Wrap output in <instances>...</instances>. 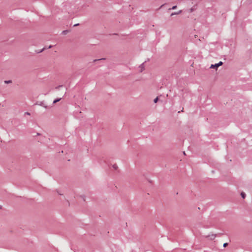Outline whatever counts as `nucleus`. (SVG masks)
<instances>
[{
    "label": "nucleus",
    "instance_id": "10",
    "mask_svg": "<svg viewBox=\"0 0 252 252\" xmlns=\"http://www.w3.org/2000/svg\"><path fill=\"white\" fill-rule=\"evenodd\" d=\"M25 114H27V115H30V113H29V112H26V113H25Z\"/></svg>",
    "mask_w": 252,
    "mask_h": 252
},
{
    "label": "nucleus",
    "instance_id": "5",
    "mask_svg": "<svg viewBox=\"0 0 252 252\" xmlns=\"http://www.w3.org/2000/svg\"><path fill=\"white\" fill-rule=\"evenodd\" d=\"M158 97H156V98L154 100V102L155 103H157V102H158Z\"/></svg>",
    "mask_w": 252,
    "mask_h": 252
},
{
    "label": "nucleus",
    "instance_id": "2",
    "mask_svg": "<svg viewBox=\"0 0 252 252\" xmlns=\"http://www.w3.org/2000/svg\"><path fill=\"white\" fill-rule=\"evenodd\" d=\"M241 196H242V197L244 199L245 198L246 194H245V193L244 192H241Z\"/></svg>",
    "mask_w": 252,
    "mask_h": 252
},
{
    "label": "nucleus",
    "instance_id": "11",
    "mask_svg": "<svg viewBox=\"0 0 252 252\" xmlns=\"http://www.w3.org/2000/svg\"><path fill=\"white\" fill-rule=\"evenodd\" d=\"M53 46L52 45H50L48 47V48H51Z\"/></svg>",
    "mask_w": 252,
    "mask_h": 252
},
{
    "label": "nucleus",
    "instance_id": "4",
    "mask_svg": "<svg viewBox=\"0 0 252 252\" xmlns=\"http://www.w3.org/2000/svg\"><path fill=\"white\" fill-rule=\"evenodd\" d=\"M223 64V63L222 62H220L219 63H217V65H218V67L221 66V65H222Z\"/></svg>",
    "mask_w": 252,
    "mask_h": 252
},
{
    "label": "nucleus",
    "instance_id": "8",
    "mask_svg": "<svg viewBox=\"0 0 252 252\" xmlns=\"http://www.w3.org/2000/svg\"><path fill=\"white\" fill-rule=\"evenodd\" d=\"M11 81H5V83H11Z\"/></svg>",
    "mask_w": 252,
    "mask_h": 252
},
{
    "label": "nucleus",
    "instance_id": "9",
    "mask_svg": "<svg viewBox=\"0 0 252 252\" xmlns=\"http://www.w3.org/2000/svg\"><path fill=\"white\" fill-rule=\"evenodd\" d=\"M227 245V243H224L223 244V247H225Z\"/></svg>",
    "mask_w": 252,
    "mask_h": 252
},
{
    "label": "nucleus",
    "instance_id": "6",
    "mask_svg": "<svg viewBox=\"0 0 252 252\" xmlns=\"http://www.w3.org/2000/svg\"><path fill=\"white\" fill-rule=\"evenodd\" d=\"M60 100V99H56L53 102L54 103H56V102H58Z\"/></svg>",
    "mask_w": 252,
    "mask_h": 252
},
{
    "label": "nucleus",
    "instance_id": "1",
    "mask_svg": "<svg viewBox=\"0 0 252 252\" xmlns=\"http://www.w3.org/2000/svg\"><path fill=\"white\" fill-rule=\"evenodd\" d=\"M218 67H219L218 65H217V63H216L215 64H211L210 68H215L217 70Z\"/></svg>",
    "mask_w": 252,
    "mask_h": 252
},
{
    "label": "nucleus",
    "instance_id": "7",
    "mask_svg": "<svg viewBox=\"0 0 252 252\" xmlns=\"http://www.w3.org/2000/svg\"><path fill=\"white\" fill-rule=\"evenodd\" d=\"M176 8H177V6L175 5V6H174L172 7V9H175Z\"/></svg>",
    "mask_w": 252,
    "mask_h": 252
},
{
    "label": "nucleus",
    "instance_id": "12",
    "mask_svg": "<svg viewBox=\"0 0 252 252\" xmlns=\"http://www.w3.org/2000/svg\"><path fill=\"white\" fill-rule=\"evenodd\" d=\"M190 12H192V11H193V9H192V8H191V9H190Z\"/></svg>",
    "mask_w": 252,
    "mask_h": 252
},
{
    "label": "nucleus",
    "instance_id": "3",
    "mask_svg": "<svg viewBox=\"0 0 252 252\" xmlns=\"http://www.w3.org/2000/svg\"><path fill=\"white\" fill-rule=\"evenodd\" d=\"M181 12H182V11H181V10H180L179 11H178V12H176V13H172L171 15V16H173V15H175V14H179L181 13Z\"/></svg>",
    "mask_w": 252,
    "mask_h": 252
}]
</instances>
